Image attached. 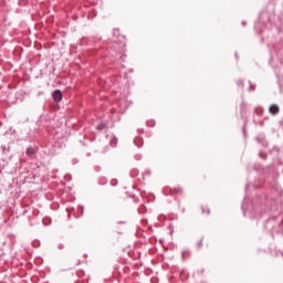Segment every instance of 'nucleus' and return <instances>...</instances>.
<instances>
[{
	"label": "nucleus",
	"mask_w": 283,
	"mask_h": 283,
	"mask_svg": "<svg viewBox=\"0 0 283 283\" xmlns=\"http://www.w3.org/2000/svg\"><path fill=\"white\" fill-rule=\"evenodd\" d=\"M53 99L55 101V103H61L63 101V93H61V91L56 90L55 92H53Z\"/></svg>",
	"instance_id": "obj_1"
},
{
	"label": "nucleus",
	"mask_w": 283,
	"mask_h": 283,
	"mask_svg": "<svg viewBox=\"0 0 283 283\" xmlns=\"http://www.w3.org/2000/svg\"><path fill=\"white\" fill-rule=\"evenodd\" d=\"M270 113H272L273 115L275 114H280V106L279 105H271L270 106Z\"/></svg>",
	"instance_id": "obj_2"
},
{
	"label": "nucleus",
	"mask_w": 283,
	"mask_h": 283,
	"mask_svg": "<svg viewBox=\"0 0 283 283\" xmlns=\"http://www.w3.org/2000/svg\"><path fill=\"white\" fill-rule=\"evenodd\" d=\"M33 154H34V149L29 148V149L27 150V155H28V156H32Z\"/></svg>",
	"instance_id": "obj_3"
}]
</instances>
